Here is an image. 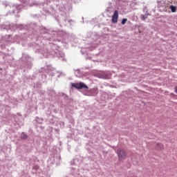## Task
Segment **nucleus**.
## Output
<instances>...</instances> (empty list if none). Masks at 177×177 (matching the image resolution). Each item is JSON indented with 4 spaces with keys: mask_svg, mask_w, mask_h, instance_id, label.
<instances>
[{
    "mask_svg": "<svg viewBox=\"0 0 177 177\" xmlns=\"http://www.w3.org/2000/svg\"><path fill=\"white\" fill-rule=\"evenodd\" d=\"M72 86L73 88H75L76 89H88L89 88L88 87V86H86V84H85L84 83L82 82H80V83H73L72 84Z\"/></svg>",
    "mask_w": 177,
    "mask_h": 177,
    "instance_id": "obj_2",
    "label": "nucleus"
},
{
    "mask_svg": "<svg viewBox=\"0 0 177 177\" xmlns=\"http://www.w3.org/2000/svg\"><path fill=\"white\" fill-rule=\"evenodd\" d=\"M169 9H171V11L173 12V13H175V12H176V7L174 6H171L169 7Z\"/></svg>",
    "mask_w": 177,
    "mask_h": 177,
    "instance_id": "obj_6",
    "label": "nucleus"
},
{
    "mask_svg": "<svg viewBox=\"0 0 177 177\" xmlns=\"http://www.w3.org/2000/svg\"><path fill=\"white\" fill-rule=\"evenodd\" d=\"M156 149L157 150H164L165 149L164 145H162V143L161 142L156 143Z\"/></svg>",
    "mask_w": 177,
    "mask_h": 177,
    "instance_id": "obj_4",
    "label": "nucleus"
},
{
    "mask_svg": "<svg viewBox=\"0 0 177 177\" xmlns=\"http://www.w3.org/2000/svg\"><path fill=\"white\" fill-rule=\"evenodd\" d=\"M175 92H176V93H177V86L176 87H175Z\"/></svg>",
    "mask_w": 177,
    "mask_h": 177,
    "instance_id": "obj_10",
    "label": "nucleus"
},
{
    "mask_svg": "<svg viewBox=\"0 0 177 177\" xmlns=\"http://www.w3.org/2000/svg\"><path fill=\"white\" fill-rule=\"evenodd\" d=\"M128 21V19H123L122 20V24H125V23H127V21Z\"/></svg>",
    "mask_w": 177,
    "mask_h": 177,
    "instance_id": "obj_8",
    "label": "nucleus"
},
{
    "mask_svg": "<svg viewBox=\"0 0 177 177\" xmlns=\"http://www.w3.org/2000/svg\"><path fill=\"white\" fill-rule=\"evenodd\" d=\"M21 139H27V138H28V136H27V134L22 133L21 135Z\"/></svg>",
    "mask_w": 177,
    "mask_h": 177,
    "instance_id": "obj_7",
    "label": "nucleus"
},
{
    "mask_svg": "<svg viewBox=\"0 0 177 177\" xmlns=\"http://www.w3.org/2000/svg\"><path fill=\"white\" fill-rule=\"evenodd\" d=\"M127 151L122 149H119L118 150V156L120 161H122V160H125L127 158Z\"/></svg>",
    "mask_w": 177,
    "mask_h": 177,
    "instance_id": "obj_1",
    "label": "nucleus"
},
{
    "mask_svg": "<svg viewBox=\"0 0 177 177\" xmlns=\"http://www.w3.org/2000/svg\"><path fill=\"white\" fill-rule=\"evenodd\" d=\"M112 21H113V23H118V10H115V12L112 16Z\"/></svg>",
    "mask_w": 177,
    "mask_h": 177,
    "instance_id": "obj_3",
    "label": "nucleus"
},
{
    "mask_svg": "<svg viewBox=\"0 0 177 177\" xmlns=\"http://www.w3.org/2000/svg\"><path fill=\"white\" fill-rule=\"evenodd\" d=\"M102 78H104V80H110V78H111V73L102 74Z\"/></svg>",
    "mask_w": 177,
    "mask_h": 177,
    "instance_id": "obj_5",
    "label": "nucleus"
},
{
    "mask_svg": "<svg viewBox=\"0 0 177 177\" xmlns=\"http://www.w3.org/2000/svg\"><path fill=\"white\" fill-rule=\"evenodd\" d=\"M146 19H147V15H145L142 16V20H146Z\"/></svg>",
    "mask_w": 177,
    "mask_h": 177,
    "instance_id": "obj_9",
    "label": "nucleus"
}]
</instances>
